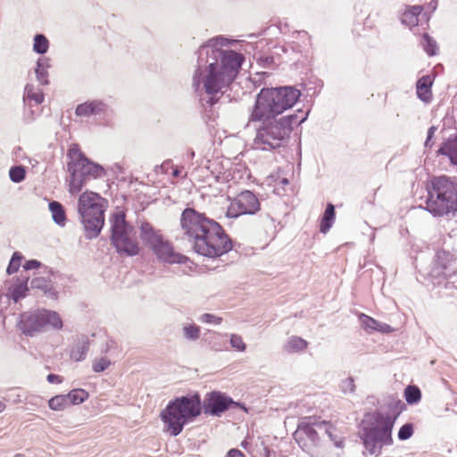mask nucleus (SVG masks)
<instances>
[{
	"mask_svg": "<svg viewBox=\"0 0 457 457\" xmlns=\"http://www.w3.org/2000/svg\"><path fill=\"white\" fill-rule=\"evenodd\" d=\"M436 130V127H435V126H431L428 129L427 138H426V141L424 144L425 147H431L433 145L432 139L434 137Z\"/></svg>",
	"mask_w": 457,
	"mask_h": 457,
	"instance_id": "37998d69",
	"label": "nucleus"
},
{
	"mask_svg": "<svg viewBox=\"0 0 457 457\" xmlns=\"http://www.w3.org/2000/svg\"><path fill=\"white\" fill-rule=\"evenodd\" d=\"M320 431H323L328 435V438L333 442L334 445L337 448H343L344 438L341 436L335 434L336 428L328 421L321 420L319 423H316Z\"/></svg>",
	"mask_w": 457,
	"mask_h": 457,
	"instance_id": "4be33fe9",
	"label": "nucleus"
},
{
	"mask_svg": "<svg viewBox=\"0 0 457 457\" xmlns=\"http://www.w3.org/2000/svg\"><path fill=\"white\" fill-rule=\"evenodd\" d=\"M25 119L28 120V121H31L35 119L34 117V112L33 110H30V114L29 116H26Z\"/></svg>",
	"mask_w": 457,
	"mask_h": 457,
	"instance_id": "864d4df0",
	"label": "nucleus"
},
{
	"mask_svg": "<svg viewBox=\"0 0 457 457\" xmlns=\"http://www.w3.org/2000/svg\"><path fill=\"white\" fill-rule=\"evenodd\" d=\"M48 207L54 223L60 227H64L67 218L63 205L57 201H51Z\"/></svg>",
	"mask_w": 457,
	"mask_h": 457,
	"instance_id": "5701e85b",
	"label": "nucleus"
},
{
	"mask_svg": "<svg viewBox=\"0 0 457 457\" xmlns=\"http://www.w3.org/2000/svg\"><path fill=\"white\" fill-rule=\"evenodd\" d=\"M432 85L433 79L429 75L422 76L418 79L416 83L417 96L422 102H430L432 98Z\"/></svg>",
	"mask_w": 457,
	"mask_h": 457,
	"instance_id": "a211bd4d",
	"label": "nucleus"
},
{
	"mask_svg": "<svg viewBox=\"0 0 457 457\" xmlns=\"http://www.w3.org/2000/svg\"><path fill=\"white\" fill-rule=\"evenodd\" d=\"M49 48V41L44 34H36L34 37L33 51L44 54Z\"/></svg>",
	"mask_w": 457,
	"mask_h": 457,
	"instance_id": "7c9ffc66",
	"label": "nucleus"
},
{
	"mask_svg": "<svg viewBox=\"0 0 457 457\" xmlns=\"http://www.w3.org/2000/svg\"><path fill=\"white\" fill-rule=\"evenodd\" d=\"M239 408L246 411L245 406L235 402L230 396L220 391H212L204 395L202 411L207 415L220 417L229 409Z\"/></svg>",
	"mask_w": 457,
	"mask_h": 457,
	"instance_id": "9b49d317",
	"label": "nucleus"
},
{
	"mask_svg": "<svg viewBox=\"0 0 457 457\" xmlns=\"http://www.w3.org/2000/svg\"><path fill=\"white\" fill-rule=\"evenodd\" d=\"M183 236L199 255L220 257L233 248L231 238L214 220L194 208L187 207L180 215Z\"/></svg>",
	"mask_w": 457,
	"mask_h": 457,
	"instance_id": "7ed1b4c3",
	"label": "nucleus"
},
{
	"mask_svg": "<svg viewBox=\"0 0 457 457\" xmlns=\"http://www.w3.org/2000/svg\"><path fill=\"white\" fill-rule=\"evenodd\" d=\"M23 99L25 104L31 107V101H34L36 105L40 104L44 101V94L41 90L35 92L33 86L27 85L25 87Z\"/></svg>",
	"mask_w": 457,
	"mask_h": 457,
	"instance_id": "bb28decb",
	"label": "nucleus"
},
{
	"mask_svg": "<svg viewBox=\"0 0 457 457\" xmlns=\"http://www.w3.org/2000/svg\"><path fill=\"white\" fill-rule=\"evenodd\" d=\"M227 457H245L238 449H231L228 452Z\"/></svg>",
	"mask_w": 457,
	"mask_h": 457,
	"instance_id": "09e8293b",
	"label": "nucleus"
},
{
	"mask_svg": "<svg viewBox=\"0 0 457 457\" xmlns=\"http://www.w3.org/2000/svg\"><path fill=\"white\" fill-rule=\"evenodd\" d=\"M414 428L412 423H405L403 424L397 434L398 439L401 441L407 440L411 438L413 435Z\"/></svg>",
	"mask_w": 457,
	"mask_h": 457,
	"instance_id": "4c0bfd02",
	"label": "nucleus"
},
{
	"mask_svg": "<svg viewBox=\"0 0 457 457\" xmlns=\"http://www.w3.org/2000/svg\"><path fill=\"white\" fill-rule=\"evenodd\" d=\"M200 333V328L195 324H187L183 327L184 337L189 341L199 339Z\"/></svg>",
	"mask_w": 457,
	"mask_h": 457,
	"instance_id": "f704fd0d",
	"label": "nucleus"
},
{
	"mask_svg": "<svg viewBox=\"0 0 457 457\" xmlns=\"http://www.w3.org/2000/svg\"><path fill=\"white\" fill-rule=\"evenodd\" d=\"M422 10H423L422 5H412L410 7V10H408V11L411 12L412 14H414V16H416L418 18V15L420 14Z\"/></svg>",
	"mask_w": 457,
	"mask_h": 457,
	"instance_id": "8fccbe9b",
	"label": "nucleus"
},
{
	"mask_svg": "<svg viewBox=\"0 0 457 457\" xmlns=\"http://www.w3.org/2000/svg\"><path fill=\"white\" fill-rule=\"evenodd\" d=\"M437 154L447 156L450 162L457 166V131L440 145Z\"/></svg>",
	"mask_w": 457,
	"mask_h": 457,
	"instance_id": "f3484780",
	"label": "nucleus"
},
{
	"mask_svg": "<svg viewBox=\"0 0 457 457\" xmlns=\"http://www.w3.org/2000/svg\"><path fill=\"white\" fill-rule=\"evenodd\" d=\"M54 274H55V271H54V270H49V275H50V276H54Z\"/></svg>",
	"mask_w": 457,
	"mask_h": 457,
	"instance_id": "bf43d9fd",
	"label": "nucleus"
},
{
	"mask_svg": "<svg viewBox=\"0 0 457 457\" xmlns=\"http://www.w3.org/2000/svg\"><path fill=\"white\" fill-rule=\"evenodd\" d=\"M404 398L407 403L416 404L421 399V391L417 386L410 385L404 389Z\"/></svg>",
	"mask_w": 457,
	"mask_h": 457,
	"instance_id": "c756f323",
	"label": "nucleus"
},
{
	"mask_svg": "<svg viewBox=\"0 0 457 457\" xmlns=\"http://www.w3.org/2000/svg\"><path fill=\"white\" fill-rule=\"evenodd\" d=\"M140 237L144 244L151 249L157 245L163 237L155 232L153 226L148 222H143L140 226Z\"/></svg>",
	"mask_w": 457,
	"mask_h": 457,
	"instance_id": "6ab92c4d",
	"label": "nucleus"
},
{
	"mask_svg": "<svg viewBox=\"0 0 457 457\" xmlns=\"http://www.w3.org/2000/svg\"><path fill=\"white\" fill-rule=\"evenodd\" d=\"M48 407L53 411H63L71 407L66 395H57L48 401Z\"/></svg>",
	"mask_w": 457,
	"mask_h": 457,
	"instance_id": "c85d7f7f",
	"label": "nucleus"
},
{
	"mask_svg": "<svg viewBox=\"0 0 457 457\" xmlns=\"http://www.w3.org/2000/svg\"><path fill=\"white\" fill-rule=\"evenodd\" d=\"M429 8H431L432 11H435L436 9V6H437V3L436 0H431V2L429 3Z\"/></svg>",
	"mask_w": 457,
	"mask_h": 457,
	"instance_id": "3c124183",
	"label": "nucleus"
},
{
	"mask_svg": "<svg viewBox=\"0 0 457 457\" xmlns=\"http://www.w3.org/2000/svg\"><path fill=\"white\" fill-rule=\"evenodd\" d=\"M189 156H190V158H192V159L194 158V156H195V152H194L193 150H190V151H189Z\"/></svg>",
	"mask_w": 457,
	"mask_h": 457,
	"instance_id": "4d7b16f0",
	"label": "nucleus"
},
{
	"mask_svg": "<svg viewBox=\"0 0 457 457\" xmlns=\"http://www.w3.org/2000/svg\"><path fill=\"white\" fill-rule=\"evenodd\" d=\"M199 321L206 324L219 325L222 321V318L218 317L212 313H204L199 317Z\"/></svg>",
	"mask_w": 457,
	"mask_h": 457,
	"instance_id": "a19ab883",
	"label": "nucleus"
},
{
	"mask_svg": "<svg viewBox=\"0 0 457 457\" xmlns=\"http://www.w3.org/2000/svg\"><path fill=\"white\" fill-rule=\"evenodd\" d=\"M22 258H23L22 254L19 252H14L12 253L11 260L9 262V264L7 266V269H6L7 274L12 275L18 271V270L21 266Z\"/></svg>",
	"mask_w": 457,
	"mask_h": 457,
	"instance_id": "c9c22d12",
	"label": "nucleus"
},
{
	"mask_svg": "<svg viewBox=\"0 0 457 457\" xmlns=\"http://www.w3.org/2000/svg\"><path fill=\"white\" fill-rule=\"evenodd\" d=\"M359 320L361 325V328L365 329L367 332H372L375 330L378 331H386V328H389L386 324H381L373 318L361 313L359 316Z\"/></svg>",
	"mask_w": 457,
	"mask_h": 457,
	"instance_id": "393cba45",
	"label": "nucleus"
},
{
	"mask_svg": "<svg viewBox=\"0 0 457 457\" xmlns=\"http://www.w3.org/2000/svg\"><path fill=\"white\" fill-rule=\"evenodd\" d=\"M442 268H443L444 270H447V266L446 265H443ZM444 273H445V276H451V273L447 274L446 271H445Z\"/></svg>",
	"mask_w": 457,
	"mask_h": 457,
	"instance_id": "6e6d98bb",
	"label": "nucleus"
},
{
	"mask_svg": "<svg viewBox=\"0 0 457 457\" xmlns=\"http://www.w3.org/2000/svg\"><path fill=\"white\" fill-rule=\"evenodd\" d=\"M202 413L199 393L187 394L170 401L161 412V419L170 436H179L184 427L193 422Z\"/></svg>",
	"mask_w": 457,
	"mask_h": 457,
	"instance_id": "39448f33",
	"label": "nucleus"
},
{
	"mask_svg": "<svg viewBox=\"0 0 457 457\" xmlns=\"http://www.w3.org/2000/svg\"><path fill=\"white\" fill-rule=\"evenodd\" d=\"M229 342L231 347L239 352H244L246 348V345L243 342L242 337L237 334H232L230 336Z\"/></svg>",
	"mask_w": 457,
	"mask_h": 457,
	"instance_id": "58836bf2",
	"label": "nucleus"
},
{
	"mask_svg": "<svg viewBox=\"0 0 457 457\" xmlns=\"http://www.w3.org/2000/svg\"><path fill=\"white\" fill-rule=\"evenodd\" d=\"M29 278H22L19 280L17 284H15L10 292V298L14 302L18 303L21 299L24 298L27 295L28 291L30 288L29 287Z\"/></svg>",
	"mask_w": 457,
	"mask_h": 457,
	"instance_id": "b1692460",
	"label": "nucleus"
},
{
	"mask_svg": "<svg viewBox=\"0 0 457 457\" xmlns=\"http://www.w3.org/2000/svg\"><path fill=\"white\" fill-rule=\"evenodd\" d=\"M260 210V202L257 196L250 190H245L238 194L231 202L228 209L227 216L237 218L240 215H253Z\"/></svg>",
	"mask_w": 457,
	"mask_h": 457,
	"instance_id": "f8f14e48",
	"label": "nucleus"
},
{
	"mask_svg": "<svg viewBox=\"0 0 457 457\" xmlns=\"http://www.w3.org/2000/svg\"><path fill=\"white\" fill-rule=\"evenodd\" d=\"M14 457H24L22 454H16Z\"/></svg>",
	"mask_w": 457,
	"mask_h": 457,
	"instance_id": "680f3d73",
	"label": "nucleus"
},
{
	"mask_svg": "<svg viewBox=\"0 0 457 457\" xmlns=\"http://www.w3.org/2000/svg\"><path fill=\"white\" fill-rule=\"evenodd\" d=\"M30 289L37 290L49 299L56 300L59 293L54 286L52 279L47 277H36L30 281Z\"/></svg>",
	"mask_w": 457,
	"mask_h": 457,
	"instance_id": "dca6fc26",
	"label": "nucleus"
},
{
	"mask_svg": "<svg viewBox=\"0 0 457 457\" xmlns=\"http://www.w3.org/2000/svg\"><path fill=\"white\" fill-rule=\"evenodd\" d=\"M420 45L422 46L424 51L430 56L435 55L437 51L436 42L428 34L424 33L422 35Z\"/></svg>",
	"mask_w": 457,
	"mask_h": 457,
	"instance_id": "2f4dec72",
	"label": "nucleus"
},
{
	"mask_svg": "<svg viewBox=\"0 0 457 457\" xmlns=\"http://www.w3.org/2000/svg\"><path fill=\"white\" fill-rule=\"evenodd\" d=\"M266 217H267V219L270 220L271 222L274 221V220L269 214H267Z\"/></svg>",
	"mask_w": 457,
	"mask_h": 457,
	"instance_id": "052dcab7",
	"label": "nucleus"
},
{
	"mask_svg": "<svg viewBox=\"0 0 457 457\" xmlns=\"http://www.w3.org/2000/svg\"><path fill=\"white\" fill-rule=\"evenodd\" d=\"M111 244L118 253L135 256L139 253V245L135 237L136 230L133 225L126 220L123 212H117L110 219Z\"/></svg>",
	"mask_w": 457,
	"mask_h": 457,
	"instance_id": "1a4fd4ad",
	"label": "nucleus"
},
{
	"mask_svg": "<svg viewBox=\"0 0 457 457\" xmlns=\"http://www.w3.org/2000/svg\"><path fill=\"white\" fill-rule=\"evenodd\" d=\"M282 183H283V184H288V180H287V179H282Z\"/></svg>",
	"mask_w": 457,
	"mask_h": 457,
	"instance_id": "13d9d810",
	"label": "nucleus"
},
{
	"mask_svg": "<svg viewBox=\"0 0 457 457\" xmlns=\"http://www.w3.org/2000/svg\"><path fill=\"white\" fill-rule=\"evenodd\" d=\"M180 175V170L178 167L173 168L172 176L177 178Z\"/></svg>",
	"mask_w": 457,
	"mask_h": 457,
	"instance_id": "603ef678",
	"label": "nucleus"
},
{
	"mask_svg": "<svg viewBox=\"0 0 457 457\" xmlns=\"http://www.w3.org/2000/svg\"><path fill=\"white\" fill-rule=\"evenodd\" d=\"M89 349V339L87 336L81 335L78 337V341L71 350L70 357L75 361H83Z\"/></svg>",
	"mask_w": 457,
	"mask_h": 457,
	"instance_id": "aec40b11",
	"label": "nucleus"
},
{
	"mask_svg": "<svg viewBox=\"0 0 457 457\" xmlns=\"http://www.w3.org/2000/svg\"><path fill=\"white\" fill-rule=\"evenodd\" d=\"M104 204L106 201L92 191H86L79 197L78 212L87 239L97 237L104 225Z\"/></svg>",
	"mask_w": 457,
	"mask_h": 457,
	"instance_id": "6e6552de",
	"label": "nucleus"
},
{
	"mask_svg": "<svg viewBox=\"0 0 457 457\" xmlns=\"http://www.w3.org/2000/svg\"><path fill=\"white\" fill-rule=\"evenodd\" d=\"M109 106L102 100H92L79 104L75 109V114L79 117H89L91 115H106Z\"/></svg>",
	"mask_w": 457,
	"mask_h": 457,
	"instance_id": "2eb2a0df",
	"label": "nucleus"
},
{
	"mask_svg": "<svg viewBox=\"0 0 457 457\" xmlns=\"http://www.w3.org/2000/svg\"><path fill=\"white\" fill-rule=\"evenodd\" d=\"M402 22L406 25H415L418 23V18L411 12L406 11L402 16Z\"/></svg>",
	"mask_w": 457,
	"mask_h": 457,
	"instance_id": "79ce46f5",
	"label": "nucleus"
},
{
	"mask_svg": "<svg viewBox=\"0 0 457 457\" xmlns=\"http://www.w3.org/2000/svg\"><path fill=\"white\" fill-rule=\"evenodd\" d=\"M67 157L70 159L67 170L70 173V193L72 195L80 192L89 180L102 178L105 174L104 167L88 159L78 144L70 146Z\"/></svg>",
	"mask_w": 457,
	"mask_h": 457,
	"instance_id": "0eeeda50",
	"label": "nucleus"
},
{
	"mask_svg": "<svg viewBox=\"0 0 457 457\" xmlns=\"http://www.w3.org/2000/svg\"><path fill=\"white\" fill-rule=\"evenodd\" d=\"M391 414L375 411L372 414L373 421L363 423L360 438L366 451L370 454L379 455L384 445H393L392 430L395 422L405 404L401 400L389 403Z\"/></svg>",
	"mask_w": 457,
	"mask_h": 457,
	"instance_id": "20e7f679",
	"label": "nucleus"
},
{
	"mask_svg": "<svg viewBox=\"0 0 457 457\" xmlns=\"http://www.w3.org/2000/svg\"><path fill=\"white\" fill-rule=\"evenodd\" d=\"M40 266H41V262H38L37 260H29V261H26V262L24 263L23 269L25 270H30L37 269Z\"/></svg>",
	"mask_w": 457,
	"mask_h": 457,
	"instance_id": "c03bdc74",
	"label": "nucleus"
},
{
	"mask_svg": "<svg viewBox=\"0 0 457 457\" xmlns=\"http://www.w3.org/2000/svg\"><path fill=\"white\" fill-rule=\"evenodd\" d=\"M424 209L434 217H454L457 213V181L443 175L427 185Z\"/></svg>",
	"mask_w": 457,
	"mask_h": 457,
	"instance_id": "423d86ee",
	"label": "nucleus"
},
{
	"mask_svg": "<svg viewBox=\"0 0 457 457\" xmlns=\"http://www.w3.org/2000/svg\"><path fill=\"white\" fill-rule=\"evenodd\" d=\"M49 59L48 58H39L37 62V68L35 70L37 79L42 85H48L49 80L47 79L48 72L47 68H49Z\"/></svg>",
	"mask_w": 457,
	"mask_h": 457,
	"instance_id": "a878e982",
	"label": "nucleus"
},
{
	"mask_svg": "<svg viewBox=\"0 0 457 457\" xmlns=\"http://www.w3.org/2000/svg\"><path fill=\"white\" fill-rule=\"evenodd\" d=\"M62 326L60 315L54 311L46 309L24 312L20 314L17 323L18 328L28 337H34L47 327L61 329Z\"/></svg>",
	"mask_w": 457,
	"mask_h": 457,
	"instance_id": "9d476101",
	"label": "nucleus"
},
{
	"mask_svg": "<svg viewBox=\"0 0 457 457\" xmlns=\"http://www.w3.org/2000/svg\"><path fill=\"white\" fill-rule=\"evenodd\" d=\"M172 167V161L168 159L165 160L161 165L156 166V170H160L161 172L166 174L169 171V169Z\"/></svg>",
	"mask_w": 457,
	"mask_h": 457,
	"instance_id": "a18cd8bd",
	"label": "nucleus"
},
{
	"mask_svg": "<svg viewBox=\"0 0 457 457\" xmlns=\"http://www.w3.org/2000/svg\"><path fill=\"white\" fill-rule=\"evenodd\" d=\"M320 421L312 417L304 418L298 424L294 433V438L302 447L318 446L320 445L319 428L316 423Z\"/></svg>",
	"mask_w": 457,
	"mask_h": 457,
	"instance_id": "ddd939ff",
	"label": "nucleus"
},
{
	"mask_svg": "<svg viewBox=\"0 0 457 457\" xmlns=\"http://www.w3.org/2000/svg\"><path fill=\"white\" fill-rule=\"evenodd\" d=\"M70 405H78L84 403L89 397V394L82 388H75L71 390L67 395Z\"/></svg>",
	"mask_w": 457,
	"mask_h": 457,
	"instance_id": "cd10ccee",
	"label": "nucleus"
},
{
	"mask_svg": "<svg viewBox=\"0 0 457 457\" xmlns=\"http://www.w3.org/2000/svg\"><path fill=\"white\" fill-rule=\"evenodd\" d=\"M307 347V342L301 337H292L286 345L287 352H299Z\"/></svg>",
	"mask_w": 457,
	"mask_h": 457,
	"instance_id": "72a5a7b5",
	"label": "nucleus"
},
{
	"mask_svg": "<svg viewBox=\"0 0 457 457\" xmlns=\"http://www.w3.org/2000/svg\"><path fill=\"white\" fill-rule=\"evenodd\" d=\"M157 258L170 264L179 263L185 264L188 261V257L175 252L171 243L163 238L152 248Z\"/></svg>",
	"mask_w": 457,
	"mask_h": 457,
	"instance_id": "4468645a",
	"label": "nucleus"
},
{
	"mask_svg": "<svg viewBox=\"0 0 457 457\" xmlns=\"http://www.w3.org/2000/svg\"><path fill=\"white\" fill-rule=\"evenodd\" d=\"M5 403L2 401H0V412L4 411L5 409Z\"/></svg>",
	"mask_w": 457,
	"mask_h": 457,
	"instance_id": "5fc2aeb1",
	"label": "nucleus"
},
{
	"mask_svg": "<svg viewBox=\"0 0 457 457\" xmlns=\"http://www.w3.org/2000/svg\"><path fill=\"white\" fill-rule=\"evenodd\" d=\"M111 365V361L106 358H100L93 362L92 370L100 373L104 371Z\"/></svg>",
	"mask_w": 457,
	"mask_h": 457,
	"instance_id": "ea45409f",
	"label": "nucleus"
},
{
	"mask_svg": "<svg viewBox=\"0 0 457 457\" xmlns=\"http://www.w3.org/2000/svg\"><path fill=\"white\" fill-rule=\"evenodd\" d=\"M302 93L294 86L262 87L255 96L250 110L249 122H262L257 129L253 145L256 149L270 151L279 148L289 138L294 126L300 125L307 120L308 112L299 117L291 113L277 118L291 109L300 99Z\"/></svg>",
	"mask_w": 457,
	"mask_h": 457,
	"instance_id": "f257e3e1",
	"label": "nucleus"
},
{
	"mask_svg": "<svg viewBox=\"0 0 457 457\" xmlns=\"http://www.w3.org/2000/svg\"><path fill=\"white\" fill-rule=\"evenodd\" d=\"M229 44L225 37L217 36L204 43L196 52L197 66L193 75V87L195 91L201 87L204 90L208 97L202 101L209 106L215 104L218 101L215 96L236 79L245 60L241 53L223 49Z\"/></svg>",
	"mask_w": 457,
	"mask_h": 457,
	"instance_id": "f03ea898",
	"label": "nucleus"
},
{
	"mask_svg": "<svg viewBox=\"0 0 457 457\" xmlns=\"http://www.w3.org/2000/svg\"><path fill=\"white\" fill-rule=\"evenodd\" d=\"M259 62L263 67H270L274 62V58L272 56H262L259 59Z\"/></svg>",
	"mask_w": 457,
	"mask_h": 457,
	"instance_id": "de8ad7c7",
	"label": "nucleus"
},
{
	"mask_svg": "<svg viewBox=\"0 0 457 457\" xmlns=\"http://www.w3.org/2000/svg\"><path fill=\"white\" fill-rule=\"evenodd\" d=\"M335 219H336L335 205L331 203H328L326 205L325 212H323L321 219H320V231L323 234L328 233V230L333 226Z\"/></svg>",
	"mask_w": 457,
	"mask_h": 457,
	"instance_id": "412c9836",
	"label": "nucleus"
},
{
	"mask_svg": "<svg viewBox=\"0 0 457 457\" xmlns=\"http://www.w3.org/2000/svg\"><path fill=\"white\" fill-rule=\"evenodd\" d=\"M355 387V381L352 376L342 379L339 385V388L343 394H353Z\"/></svg>",
	"mask_w": 457,
	"mask_h": 457,
	"instance_id": "e433bc0d",
	"label": "nucleus"
},
{
	"mask_svg": "<svg viewBox=\"0 0 457 457\" xmlns=\"http://www.w3.org/2000/svg\"><path fill=\"white\" fill-rule=\"evenodd\" d=\"M10 179L13 183H21L26 178V169L22 165H14L9 170Z\"/></svg>",
	"mask_w": 457,
	"mask_h": 457,
	"instance_id": "473e14b6",
	"label": "nucleus"
},
{
	"mask_svg": "<svg viewBox=\"0 0 457 457\" xmlns=\"http://www.w3.org/2000/svg\"><path fill=\"white\" fill-rule=\"evenodd\" d=\"M46 380L51 384H60L62 382V378L57 374L50 373L47 375Z\"/></svg>",
	"mask_w": 457,
	"mask_h": 457,
	"instance_id": "49530a36",
	"label": "nucleus"
}]
</instances>
